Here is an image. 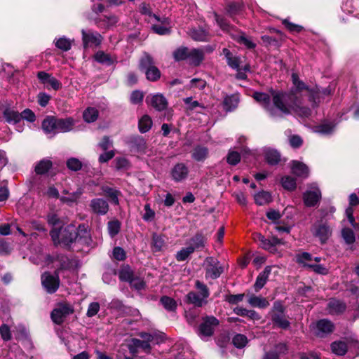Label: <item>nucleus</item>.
Returning a JSON list of instances; mask_svg holds the SVG:
<instances>
[{
    "label": "nucleus",
    "mask_w": 359,
    "mask_h": 359,
    "mask_svg": "<svg viewBox=\"0 0 359 359\" xmlns=\"http://www.w3.org/2000/svg\"><path fill=\"white\" fill-rule=\"evenodd\" d=\"M195 287L199 291L200 295L205 299L210 296V290L208 286L203 282L197 280L195 281Z\"/></svg>",
    "instance_id": "nucleus-63"
},
{
    "label": "nucleus",
    "mask_w": 359,
    "mask_h": 359,
    "mask_svg": "<svg viewBox=\"0 0 359 359\" xmlns=\"http://www.w3.org/2000/svg\"><path fill=\"white\" fill-rule=\"evenodd\" d=\"M138 69L145 74V77L149 81L156 82L161 76V72L156 66L154 59L147 52H144L140 59Z\"/></svg>",
    "instance_id": "nucleus-3"
},
{
    "label": "nucleus",
    "mask_w": 359,
    "mask_h": 359,
    "mask_svg": "<svg viewBox=\"0 0 359 359\" xmlns=\"http://www.w3.org/2000/svg\"><path fill=\"white\" fill-rule=\"evenodd\" d=\"M264 159L269 165H276L281 160V155L277 150L269 149L264 152Z\"/></svg>",
    "instance_id": "nucleus-36"
},
{
    "label": "nucleus",
    "mask_w": 359,
    "mask_h": 359,
    "mask_svg": "<svg viewBox=\"0 0 359 359\" xmlns=\"http://www.w3.org/2000/svg\"><path fill=\"white\" fill-rule=\"evenodd\" d=\"M189 169L184 163H176L170 170V177L175 182H182L188 178Z\"/></svg>",
    "instance_id": "nucleus-12"
},
{
    "label": "nucleus",
    "mask_w": 359,
    "mask_h": 359,
    "mask_svg": "<svg viewBox=\"0 0 359 359\" xmlns=\"http://www.w3.org/2000/svg\"><path fill=\"white\" fill-rule=\"evenodd\" d=\"M81 34L83 46L85 49H87L90 45L99 46L102 43V37L98 32H87L84 29H82Z\"/></svg>",
    "instance_id": "nucleus-16"
},
{
    "label": "nucleus",
    "mask_w": 359,
    "mask_h": 359,
    "mask_svg": "<svg viewBox=\"0 0 359 359\" xmlns=\"http://www.w3.org/2000/svg\"><path fill=\"white\" fill-rule=\"evenodd\" d=\"M330 348L332 353L339 356L346 355L348 351L347 344L345 341L340 340L332 342Z\"/></svg>",
    "instance_id": "nucleus-40"
},
{
    "label": "nucleus",
    "mask_w": 359,
    "mask_h": 359,
    "mask_svg": "<svg viewBox=\"0 0 359 359\" xmlns=\"http://www.w3.org/2000/svg\"><path fill=\"white\" fill-rule=\"evenodd\" d=\"M252 236L253 240L258 243L259 248L273 254H275L278 251L276 248L278 245L284 244L283 241L278 238L277 236H272L271 239H269L265 238V236L260 233H255Z\"/></svg>",
    "instance_id": "nucleus-7"
},
{
    "label": "nucleus",
    "mask_w": 359,
    "mask_h": 359,
    "mask_svg": "<svg viewBox=\"0 0 359 359\" xmlns=\"http://www.w3.org/2000/svg\"><path fill=\"white\" fill-rule=\"evenodd\" d=\"M146 102L149 103L156 110L158 111H163L168 107V101L163 94L157 93L152 95L149 100V96L147 97Z\"/></svg>",
    "instance_id": "nucleus-20"
},
{
    "label": "nucleus",
    "mask_w": 359,
    "mask_h": 359,
    "mask_svg": "<svg viewBox=\"0 0 359 359\" xmlns=\"http://www.w3.org/2000/svg\"><path fill=\"white\" fill-rule=\"evenodd\" d=\"M316 335L323 338L334 332V325L328 319H320L316 322Z\"/></svg>",
    "instance_id": "nucleus-19"
},
{
    "label": "nucleus",
    "mask_w": 359,
    "mask_h": 359,
    "mask_svg": "<svg viewBox=\"0 0 359 359\" xmlns=\"http://www.w3.org/2000/svg\"><path fill=\"white\" fill-rule=\"evenodd\" d=\"M59 275L58 271H54L53 274L46 272L41 275V284L48 293L53 294L59 288L60 283Z\"/></svg>",
    "instance_id": "nucleus-10"
},
{
    "label": "nucleus",
    "mask_w": 359,
    "mask_h": 359,
    "mask_svg": "<svg viewBox=\"0 0 359 359\" xmlns=\"http://www.w3.org/2000/svg\"><path fill=\"white\" fill-rule=\"evenodd\" d=\"M80 230L73 224H69L64 228H52L50 236L54 246L62 245L68 250H71L72 245L78 239Z\"/></svg>",
    "instance_id": "nucleus-2"
},
{
    "label": "nucleus",
    "mask_w": 359,
    "mask_h": 359,
    "mask_svg": "<svg viewBox=\"0 0 359 359\" xmlns=\"http://www.w3.org/2000/svg\"><path fill=\"white\" fill-rule=\"evenodd\" d=\"M90 206L93 212L100 215H106L109 208L107 201L100 198L91 200Z\"/></svg>",
    "instance_id": "nucleus-23"
},
{
    "label": "nucleus",
    "mask_w": 359,
    "mask_h": 359,
    "mask_svg": "<svg viewBox=\"0 0 359 359\" xmlns=\"http://www.w3.org/2000/svg\"><path fill=\"white\" fill-rule=\"evenodd\" d=\"M41 128L46 134H57L56 116H46L41 123Z\"/></svg>",
    "instance_id": "nucleus-26"
},
{
    "label": "nucleus",
    "mask_w": 359,
    "mask_h": 359,
    "mask_svg": "<svg viewBox=\"0 0 359 359\" xmlns=\"http://www.w3.org/2000/svg\"><path fill=\"white\" fill-rule=\"evenodd\" d=\"M285 306L280 300L275 301L271 311V320L273 327L287 330L290 327V322L285 318Z\"/></svg>",
    "instance_id": "nucleus-4"
},
{
    "label": "nucleus",
    "mask_w": 359,
    "mask_h": 359,
    "mask_svg": "<svg viewBox=\"0 0 359 359\" xmlns=\"http://www.w3.org/2000/svg\"><path fill=\"white\" fill-rule=\"evenodd\" d=\"M261 40L262 41L264 46L266 48L273 47L274 48H279L281 46V43L278 39L269 35L262 36Z\"/></svg>",
    "instance_id": "nucleus-50"
},
{
    "label": "nucleus",
    "mask_w": 359,
    "mask_h": 359,
    "mask_svg": "<svg viewBox=\"0 0 359 359\" xmlns=\"http://www.w3.org/2000/svg\"><path fill=\"white\" fill-rule=\"evenodd\" d=\"M271 268L270 266H266L263 271H262L257 277L254 284V288L256 292H259L264 287L267 282L269 276L271 273Z\"/></svg>",
    "instance_id": "nucleus-29"
},
{
    "label": "nucleus",
    "mask_w": 359,
    "mask_h": 359,
    "mask_svg": "<svg viewBox=\"0 0 359 359\" xmlns=\"http://www.w3.org/2000/svg\"><path fill=\"white\" fill-rule=\"evenodd\" d=\"M334 127L335 125L332 123H321L317 126V131L324 135H329L333 132Z\"/></svg>",
    "instance_id": "nucleus-64"
},
{
    "label": "nucleus",
    "mask_w": 359,
    "mask_h": 359,
    "mask_svg": "<svg viewBox=\"0 0 359 359\" xmlns=\"http://www.w3.org/2000/svg\"><path fill=\"white\" fill-rule=\"evenodd\" d=\"M222 53L225 56L227 65L233 69L238 70L241 63V57L233 55V53L226 48H223Z\"/></svg>",
    "instance_id": "nucleus-34"
},
{
    "label": "nucleus",
    "mask_w": 359,
    "mask_h": 359,
    "mask_svg": "<svg viewBox=\"0 0 359 359\" xmlns=\"http://www.w3.org/2000/svg\"><path fill=\"white\" fill-rule=\"evenodd\" d=\"M66 165L69 170L74 172L81 170L83 166L81 161L79 158L74 157L68 158L67 160Z\"/></svg>",
    "instance_id": "nucleus-55"
},
{
    "label": "nucleus",
    "mask_w": 359,
    "mask_h": 359,
    "mask_svg": "<svg viewBox=\"0 0 359 359\" xmlns=\"http://www.w3.org/2000/svg\"><path fill=\"white\" fill-rule=\"evenodd\" d=\"M281 185L285 190L294 191L297 188L296 179L290 175L283 176L281 178Z\"/></svg>",
    "instance_id": "nucleus-48"
},
{
    "label": "nucleus",
    "mask_w": 359,
    "mask_h": 359,
    "mask_svg": "<svg viewBox=\"0 0 359 359\" xmlns=\"http://www.w3.org/2000/svg\"><path fill=\"white\" fill-rule=\"evenodd\" d=\"M243 8V4L238 2H230L226 4L225 10L226 14L232 18L233 21L236 20V15H238Z\"/></svg>",
    "instance_id": "nucleus-41"
},
{
    "label": "nucleus",
    "mask_w": 359,
    "mask_h": 359,
    "mask_svg": "<svg viewBox=\"0 0 359 359\" xmlns=\"http://www.w3.org/2000/svg\"><path fill=\"white\" fill-rule=\"evenodd\" d=\"M121 223L117 219H114L107 222L108 233L111 238L115 237L121 231Z\"/></svg>",
    "instance_id": "nucleus-45"
},
{
    "label": "nucleus",
    "mask_w": 359,
    "mask_h": 359,
    "mask_svg": "<svg viewBox=\"0 0 359 359\" xmlns=\"http://www.w3.org/2000/svg\"><path fill=\"white\" fill-rule=\"evenodd\" d=\"M189 35L194 41L203 42L208 41L210 36L208 30L201 26L191 28Z\"/></svg>",
    "instance_id": "nucleus-24"
},
{
    "label": "nucleus",
    "mask_w": 359,
    "mask_h": 359,
    "mask_svg": "<svg viewBox=\"0 0 359 359\" xmlns=\"http://www.w3.org/2000/svg\"><path fill=\"white\" fill-rule=\"evenodd\" d=\"M99 112L94 107H88L83 114V118L87 123H93L97 119Z\"/></svg>",
    "instance_id": "nucleus-49"
},
{
    "label": "nucleus",
    "mask_w": 359,
    "mask_h": 359,
    "mask_svg": "<svg viewBox=\"0 0 359 359\" xmlns=\"http://www.w3.org/2000/svg\"><path fill=\"white\" fill-rule=\"evenodd\" d=\"M269 93L272 97L273 105L283 115L291 114L292 110L294 108L302 116L309 117L311 115L310 108L299 106V98L295 92L291 90L287 93L283 90H276L271 88Z\"/></svg>",
    "instance_id": "nucleus-1"
},
{
    "label": "nucleus",
    "mask_w": 359,
    "mask_h": 359,
    "mask_svg": "<svg viewBox=\"0 0 359 359\" xmlns=\"http://www.w3.org/2000/svg\"><path fill=\"white\" fill-rule=\"evenodd\" d=\"M118 278L121 282L132 283L138 279L130 265L123 264L118 270Z\"/></svg>",
    "instance_id": "nucleus-21"
},
{
    "label": "nucleus",
    "mask_w": 359,
    "mask_h": 359,
    "mask_svg": "<svg viewBox=\"0 0 359 359\" xmlns=\"http://www.w3.org/2000/svg\"><path fill=\"white\" fill-rule=\"evenodd\" d=\"M194 252L193 251V249L190 248L189 246L187 248H182L176 253L175 259L178 262H184L187 260L188 257Z\"/></svg>",
    "instance_id": "nucleus-56"
},
{
    "label": "nucleus",
    "mask_w": 359,
    "mask_h": 359,
    "mask_svg": "<svg viewBox=\"0 0 359 359\" xmlns=\"http://www.w3.org/2000/svg\"><path fill=\"white\" fill-rule=\"evenodd\" d=\"M312 235L318 238L320 244H325L332 236V230L329 224L323 219L316 222L311 228Z\"/></svg>",
    "instance_id": "nucleus-5"
},
{
    "label": "nucleus",
    "mask_w": 359,
    "mask_h": 359,
    "mask_svg": "<svg viewBox=\"0 0 359 359\" xmlns=\"http://www.w3.org/2000/svg\"><path fill=\"white\" fill-rule=\"evenodd\" d=\"M55 46L62 50V51L67 52L72 48V43L69 39L65 37H61L55 41Z\"/></svg>",
    "instance_id": "nucleus-57"
},
{
    "label": "nucleus",
    "mask_w": 359,
    "mask_h": 359,
    "mask_svg": "<svg viewBox=\"0 0 359 359\" xmlns=\"http://www.w3.org/2000/svg\"><path fill=\"white\" fill-rule=\"evenodd\" d=\"M3 117L5 121L9 124H16L22 120L20 113L6 107L3 111Z\"/></svg>",
    "instance_id": "nucleus-35"
},
{
    "label": "nucleus",
    "mask_w": 359,
    "mask_h": 359,
    "mask_svg": "<svg viewBox=\"0 0 359 359\" xmlns=\"http://www.w3.org/2000/svg\"><path fill=\"white\" fill-rule=\"evenodd\" d=\"M93 59L97 62L108 67L114 65L118 62L117 57L116 56L113 57L103 50L97 51L93 55Z\"/></svg>",
    "instance_id": "nucleus-22"
},
{
    "label": "nucleus",
    "mask_w": 359,
    "mask_h": 359,
    "mask_svg": "<svg viewBox=\"0 0 359 359\" xmlns=\"http://www.w3.org/2000/svg\"><path fill=\"white\" fill-rule=\"evenodd\" d=\"M238 102L239 97L238 95H227L223 100L224 108L226 111H231L238 107Z\"/></svg>",
    "instance_id": "nucleus-39"
},
{
    "label": "nucleus",
    "mask_w": 359,
    "mask_h": 359,
    "mask_svg": "<svg viewBox=\"0 0 359 359\" xmlns=\"http://www.w3.org/2000/svg\"><path fill=\"white\" fill-rule=\"evenodd\" d=\"M304 267L311 269L315 273L320 275H327L329 270L323 264H304Z\"/></svg>",
    "instance_id": "nucleus-58"
},
{
    "label": "nucleus",
    "mask_w": 359,
    "mask_h": 359,
    "mask_svg": "<svg viewBox=\"0 0 359 359\" xmlns=\"http://www.w3.org/2000/svg\"><path fill=\"white\" fill-rule=\"evenodd\" d=\"M184 301L187 304H193L195 307H202L208 303L205 298L194 291L187 293Z\"/></svg>",
    "instance_id": "nucleus-30"
},
{
    "label": "nucleus",
    "mask_w": 359,
    "mask_h": 359,
    "mask_svg": "<svg viewBox=\"0 0 359 359\" xmlns=\"http://www.w3.org/2000/svg\"><path fill=\"white\" fill-rule=\"evenodd\" d=\"M236 40L239 44L245 46L248 49H254L256 47V43L250 41L243 32Z\"/></svg>",
    "instance_id": "nucleus-61"
},
{
    "label": "nucleus",
    "mask_w": 359,
    "mask_h": 359,
    "mask_svg": "<svg viewBox=\"0 0 359 359\" xmlns=\"http://www.w3.org/2000/svg\"><path fill=\"white\" fill-rule=\"evenodd\" d=\"M219 325V320L213 316H205L202 318V322L198 327V334L199 337H212L216 327Z\"/></svg>",
    "instance_id": "nucleus-6"
},
{
    "label": "nucleus",
    "mask_w": 359,
    "mask_h": 359,
    "mask_svg": "<svg viewBox=\"0 0 359 359\" xmlns=\"http://www.w3.org/2000/svg\"><path fill=\"white\" fill-rule=\"evenodd\" d=\"M152 124L153 122L151 118L149 115L145 114L142 116L138 121L139 131L141 133L148 132L151 129Z\"/></svg>",
    "instance_id": "nucleus-44"
},
{
    "label": "nucleus",
    "mask_w": 359,
    "mask_h": 359,
    "mask_svg": "<svg viewBox=\"0 0 359 359\" xmlns=\"http://www.w3.org/2000/svg\"><path fill=\"white\" fill-rule=\"evenodd\" d=\"M321 197V191L318 188L315 190H307L303 194L304 204L306 207H315L319 203Z\"/></svg>",
    "instance_id": "nucleus-15"
},
{
    "label": "nucleus",
    "mask_w": 359,
    "mask_h": 359,
    "mask_svg": "<svg viewBox=\"0 0 359 359\" xmlns=\"http://www.w3.org/2000/svg\"><path fill=\"white\" fill-rule=\"evenodd\" d=\"M56 121L57 133H64L71 131L75 124L74 119L72 117L62 118L56 116Z\"/></svg>",
    "instance_id": "nucleus-28"
},
{
    "label": "nucleus",
    "mask_w": 359,
    "mask_h": 359,
    "mask_svg": "<svg viewBox=\"0 0 359 359\" xmlns=\"http://www.w3.org/2000/svg\"><path fill=\"white\" fill-rule=\"evenodd\" d=\"M208 241V236L205 234L203 231H198L189 240V245H188L190 248L193 249V251H201L203 250Z\"/></svg>",
    "instance_id": "nucleus-14"
},
{
    "label": "nucleus",
    "mask_w": 359,
    "mask_h": 359,
    "mask_svg": "<svg viewBox=\"0 0 359 359\" xmlns=\"http://www.w3.org/2000/svg\"><path fill=\"white\" fill-rule=\"evenodd\" d=\"M74 312V308L68 303H59L50 313L52 321L58 325H61L66 317Z\"/></svg>",
    "instance_id": "nucleus-9"
},
{
    "label": "nucleus",
    "mask_w": 359,
    "mask_h": 359,
    "mask_svg": "<svg viewBox=\"0 0 359 359\" xmlns=\"http://www.w3.org/2000/svg\"><path fill=\"white\" fill-rule=\"evenodd\" d=\"M204 262L205 264V277L206 279L216 280L224 273L223 266L214 257H207Z\"/></svg>",
    "instance_id": "nucleus-8"
},
{
    "label": "nucleus",
    "mask_w": 359,
    "mask_h": 359,
    "mask_svg": "<svg viewBox=\"0 0 359 359\" xmlns=\"http://www.w3.org/2000/svg\"><path fill=\"white\" fill-rule=\"evenodd\" d=\"M104 196L114 205H118L119 204L118 196L121 195V192L116 189L109 186H102L101 187Z\"/></svg>",
    "instance_id": "nucleus-31"
},
{
    "label": "nucleus",
    "mask_w": 359,
    "mask_h": 359,
    "mask_svg": "<svg viewBox=\"0 0 359 359\" xmlns=\"http://www.w3.org/2000/svg\"><path fill=\"white\" fill-rule=\"evenodd\" d=\"M53 167V163L50 160L43 158L35 165L34 171L36 175H43L46 174Z\"/></svg>",
    "instance_id": "nucleus-38"
},
{
    "label": "nucleus",
    "mask_w": 359,
    "mask_h": 359,
    "mask_svg": "<svg viewBox=\"0 0 359 359\" xmlns=\"http://www.w3.org/2000/svg\"><path fill=\"white\" fill-rule=\"evenodd\" d=\"M241 159V154L236 151H229L226 156V162L231 165H236Z\"/></svg>",
    "instance_id": "nucleus-60"
},
{
    "label": "nucleus",
    "mask_w": 359,
    "mask_h": 359,
    "mask_svg": "<svg viewBox=\"0 0 359 359\" xmlns=\"http://www.w3.org/2000/svg\"><path fill=\"white\" fill-rule=\"evenodd\" d=\"M341 237L347 245H351L355 241V236L353 231L348 227L342 229Z\"/></svg>",
    "instance_id": "nucleus-53"
},
{
    "label": "nucleus",
    "mask_w": 359,
    "mask_h": 359,
    "mask_svg": "<svg viewBox=\"0 0 359 359\" xmlns=\"http://www.w3.org/2000/svg\"><path fill=\"white\" fill-rule=\"evenodd\" d=\"M36 77L41 83L46 85V88L48 90L53 88L55 90H58L62 88V83L56 78L53 76L51 74H49L46 72H38Z\"/></svg>",
    "instance_id": "nucleus-11"
},
{
    "label": "nucleus",
    "mask_w": 359,
    "mask_h": 359,
    "mask_svg": "<svg viewBox=\"0 0 359 359\" xmlns=\"http://www.w3.org/2000/svg\"><path fill=\"white\" fill-rule=\"evenodd\" d=\"M56 260L59 263V266L55 270L58 271L60 273L62 271L70 270L73 266V263L75 260L69 258V257L65 254L57 253Z\"/></svg>",
    "instance_id": "nucleus-27"
},
{
    "label": "nucleus",
    "mask_w": 359,
    "mask_h": 359,
    "mask_svg": "<svg viewBox=\"0 0 359 359\" xmlns=\"http://www.w3.org/2000/svg\"><path fill=\"white\" fill-rule=\"evenodd\" d=\"M160 302L164 307V309L170 312L175 311L177 309V302L176 301L168 296H163L160 299Z\"/></svg>",
    "instance_id": "nucleus-47"
},
{
    "label": "nucleus",
    "mask_w": 359,
    "mask_h": 359,
    "mask_svg": "<svg viewBox=\"0 0 359 359\" xmlns=\"http://www.w3.org/2000/svg\"><path fill=\"white\" fill-rule=\"evenodd\" d=\"M83 191L81 188H79L76 191L70 193L69 196H62L60 201L64 203H74L76 202L81 196Z\"/></svg>",
    "instance_id": "nucleus-62"
},
{
    "label": "nucleus",
    "mask_w": 359,
    "mask_h": 359,
    "mask_svg": "<svg viewBox=\"0 0 359 359\" xmlns=\"http://www.w3.org/2000/svg\"><path fill=\"white\" fill-rule=\"evenodd\" d=\"M191 158L196 162L203 163L209 158V149L203 144L195 145L190 151Z\"/></svg>",
    "instance_id": "nucleus-18"
},
{
    "label": "nucleus",
    "mask_w": 359,
    "mask_h": 359,
    "mask_svg": "<svg viewBox=\"0 0 359 359\" xmlns=\"http://www.w3.org/2000/svg\"><path fill=\"white\" fill-rule=\"evenodd\" d=\"M248 341L247 337L242 334H236L232 339L233 344L238 348L245 347Z\"/></svg>",
    "instance_id": "nucleus-59"
},
{
    "label": "nucleus",
    "mask_w": 359,
    "mask_h": 359,
    "mask_svg": "<svg viewBox=\"0 0 359 359\" xmlns=\"http://www.w3.org/2000/svg\"><path fill=\"white\" fill-rule=\"evenodd\" d=\"M329 312L331 315H341L344 313L346 310V304L338 299H333L330 301L327 304Z\"/></svg>",
    "instance_id": "nucleus-32"
},
{
    "label": "nucleus",
    "mask_w": 359,
    "mask_h": 359,
    "mask_svg": "<svg viewBox=\"0 0 359 359\" xmlns=\"http://www.w3.org/2000/svg\"><path fill=\"white\" fill-rule=\"evenodd\" d=\"M248 303L253 307H257L259 309H265L269 306L268 300L262 297H258L255 294L250 296L248 299Z\"/></svg>",
    "instance_id": "nucleus-42"
},
{
    "label": "nucleus",
    "mask_w": 359,
    "mask_h": 359,
    "mask_svg": "<svg viewBox=\"0 0 359 359\" xmlns=\"http://www.w3.org/2000/svg\"><path fill=\"white\" fill-rule=\"evenodd\" d=\"M213 15L215 17V20L220 27V29L223 31H228L231 27L229 22L223 16L219 15L217 12H213Z\"/></svg>",
    "instance_id": "nucleus-54"
},
{
    "label": "nucleus",
    "mask_w": 359,
    "mask_h": 359,
    "mask_svg": "<svg viewBox=\"0 0 359 359\" xmlns=\"http://www.w3.org/2000/svg\"><path fill=\"white\" fill-rule=\"evenodd\" d=\"M252 97L257 102L262 103L263 104L264 108L269 112L270 116L276 117L278 116L277 114L278 109L274 106L273 107H270L271 96L269 94L255 91L252 95Z\"/></svg>",
    "instance_id": "nucleus-13"
},
{
    "label": "nucleus",
    "mask_w": 359,
    "mask_h": 359,
    "mask_svg": "<svg viewBox=\"0 0 359 359\" xmlns=\"http://www.w3.org/2000/svg\"><path fill=\"white\" fill-rule=\"evenodd\" d=\"M255 203L258 205L269 204L272 201V196L270 192L262 191L255 195Z\"/></svg>",
    "instance_id": "nucleus-43"
},
{
    "label": "nucleus",
    "mask_w": 359,
    "mask_h": 359,
    "mask_svg": "<svg viewBox=\"0 0 359 359\" xmlns=\"http://www.w3.org/2000/svg\"><path fill=\"white\" fill-rule=\"evenodd\" d=\"M189 50L187 47L181 46L177 48L172 53V56L176 62L184 61L188 60Z\"/></svg>",
    "instance_id": "nucleus-46"
},
{
    "label": "nucleus",
    "mask_w": 359,
    "mask_h": 359,
    "mask_svg": "<svg viewBox=\"0 0 359 359\" xmlns=\"http://www.w3.org/2000/svg\"><path fill=\"white\" fill-rule=\"evenodd\" d=\"M126 144L130 148V150L135 152H144L147 149L144 138L137 135L128 137Z\"/></svg>",
    "instance_id": "nucleus-17"
},
{
    "label": "nucleus",
    "mask_w": 359,
    "mask_h": 359,
    "mask_svg": "<svg viewBox=\"0 0 359 359\" xmlns=\"http://www.w3.org/2000/svg\"><path fill=\"white\" fill-rule=\"evenodd\" d=\"M188 60L191 65L198 67L204 60V53L198 48H192L189 52Z\"/></svg>",
    "instance_id": "nucleus-33"
},
{
    "label": "nucleus",
    "mask_w": 359,
    "mask_h": 359,
    "mask_svg": "<svg viewBox=\"0 0 359 359\" xmlns=\"http://www.w3.org/2000/svg\"><path fill=\"white\" fill-rule=\"evenodd\" d=\"M79 229L80 230L77 241L83 245L90 246L93 242L91 236L87 231L85 224H80L79 225Z\"/></svg>",
    "instance_id": "nucleus-37"
},
{
    "label": "nucleus",
    "mask_w": 359,
    "mask_h": 359,
    "mask_svg": "<svg viewBox=\"0 0 359 359\" xmlns=\"http://www.w3.org/2000/svg\"><path fill=\"white\" fill-rule=\"evenodd\" d=\"M282 24L290 33L292 34H298L304 30L303 26L293 23L290 22L287 18L283 19L282 20Z\"/></svg>",
    "instance_id": "nucleus-51"
},
{
    "label": "nucleus",
    "mask_w": 359,
    "mask_h": 359,
    "mask_svg": "<svg viewBox=\"0 0 359 359\" xmlns=\"http://www.w3.org/2000/svg\"><path fill=\"white\" fill-rule=\"evenodd\" d=\"M291 171L293 175L302 178L308 177L309 174L308 166L297 160L291 161Z\"/></svg>",
    "instance_id": "nucleus-25"
},
{
    "label": "nucleus",
    "mask_w": 359,
    "mask_h": 359,
    "mask_svg": "<svg viewBox=\"0 0 359 359\" xmlns=\"http://www.w3.org/2000/svg\"><path fill=\"white\" fill-rule=\"evenodd\" d=\"M165 244V240L163 236L158 235L154 233L152 235L151 245L155 252H160L162 250V248Z\"/></svg>",
    "instance_id": "nucleus-52"
}]
</instances>
